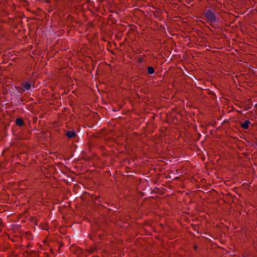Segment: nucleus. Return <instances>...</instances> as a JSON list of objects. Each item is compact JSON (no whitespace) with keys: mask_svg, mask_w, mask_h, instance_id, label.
Returning <instances> with one entry per match:
<instances>
[{"mask_svg":"<svg viewBox=\"0 0 257 257\" xmlns=\"http://www.w3.org/2000/svg\"><path fill=\"white\" fill-rule=\"evenodd\" d=\"M203 15L208 23H212L216 21V17L211 10L209 9L204 10Z\"/></svg>","mask_w":257,"mask_h":257,"instance_id":"1","label":"nucleus"},{"mask_svg":"<svg viewBox=\"0 0 257 257\" xmlns=\"http://www.w3.org/2000/svg\"><path fill=\"white\" fill-rule=\"evenodd\" d=\"M66 136L68 138H72L76 136V134L74 131H68L66 133Z\"/></svg>","mask_w":257,"mask_h":257,"instance_id":"2","label":"nucleus"},{"mask_svg":"<svg viewBox=\"0 0 257 257\" xmlns=\"http://www.w3.org/2000/svg\"><path fill=\"white\" fill-rule=\"evenodd\" d=\"M249 124H250V122L249 120H246L244 121V122L241 123L240 126L242 128L247 130L249 127Z\"/></svg>","mask_w":257,"mask_h":257,"instance_id":"3","label":"nucleus"},{"mask_svg":"<svg viewBox=\"0 0 257 257\" xmlns=\"http://www.w3.org/2000/svg\"><path fill=\"white\" fill-rule=\"evenodd\" d=\"M22 85L24 91L28 90L31 88V84L28 82L22 83Z\"/></svg>","mask_w":257,"mask_h":257,"instance_id":"4","label":"nucleus"},{"mask_svg":"<svg viewBox=\"0 0 257 257\" xmlns=\"http://www.w3.org/2000/svg\"><path fill=\"white\" fill-rule=\"evenodd\" d=\"M16 123L19 126H22L24 124V121L22 118H18L16 120Z\"/></svg>","mask_w":257,"mask_h":257,"instance_id":"5","label":"nucleus"},{"mask_svg":"<svg viewBox=\"0 0 257 257\" xmlns=\"http://www.w3.org/2000/svg\"><path fill=\"white\" fill-rule=\"evenodd\" d=\"M147 70H148V73L149 74H152L155 72V70H154V68L152 66L148 67L147 68Z\"/></svg>","mask_w":257,"mask_h":257,"instance_id":"6","label":"nucleus"},{"mask_svg":"<svg viewBox=\"0 0 257 257\" xmlns=\"http://www.w3.org/2000/svg\"><path fill=\"white\" fill-rule=\"evenodd\" d=\"M194 247H195V249L197 248V247L196 246H195Z\"/></svg>","mask_w":257,"mask_h":257,"instance_id":"7","label":"nucleus"}]
</instances>
